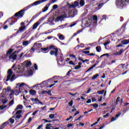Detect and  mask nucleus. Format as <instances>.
Segmentation results:
<instances>
[{"instance_id": "f257e3e1", "label": "nucleus", "mask_w": 129, "mask_h": 129, "mask_svg": "<svg viewBox=\"0 0 129 129\" xmlns=\"http://www.w3.org/2000/svg\"><path fill=\"white\" fill-rule=\"evenodd\" d=\"M48 0H39L35 2L32 4H30L25 8L24 9L20 10L19 12H17L15 14L14 16H13L11 18H9L8 20H6L4 24H7L8 22H11L9 23L10 26H13L15 23H17V21L19 20V19H22L23 17H24V15H25V12L27 10H29L30 8H32L33 6H38V5H40V4H42V3H45V2H47Z\"/></svg>"}, {"instance_id": "f03ea898", "label": "nucleus", "mask_w": 129, "mask_h": 129, "mask_svg": "<svg viewBox=\"0 0 129 129\" xmlns=\"http://www.w3.org/2000/svg\"><path fill=\"white\" fill-rule=\"evenodd\" d=\"M20 50L15 51L14 52V49L11 48L7 52L6 58H9L10 60L12 59L13 61H15V60H17V57H18V55L16 54H18Z\"/></svg>"}, {"instance_id": "7ed1b4c3", "label": "nucleus", "mask_w": 129, "mask_h": 129, "mask_svg": "<svg viewBox=\"0 0 129 129\" xmlns=\"http://www.w3.org/2000/svg\"><path fill=\"white\" fill-rule=\"evenodd\" d=\"M54 50H51L49 52L50 55L53 56L54 55L57 59H59V57H60L61 62H63V54H62V52L61 51V49L58 48H53Z\"/></svg>"}, {"instance_id": "20e7f679", "label": "nucleus", "mask_w": 129, "mask_h": 129, "mask_svg": "<svg viewBox=\"0 0 129 129\" xmlns=\"http://www.w3.org/2000/svg\"><path fill=\"white\" fill-rule=\"evenodd\" d=\"M126 0H116L115 4L117 8H121V9H123V7L126 6Z\"/></svg>"}, {"instance_id": "39448f33", "label": "nucleus", "mask_w": 129, "mask_h": 129, "mask_svg": "<svg viewBox=\"0 0 129 129\" xmlns=\"http://www.w3.org/2000/svg\"><path fill=\"white\" fill-rule=\"evenodd\" d=\"M17 86L15 87V88H18V90H16L15 91L17 93L16 95H19V94H20V93H21V88L23 87V86H24V85H26V84L24 83H22L21 84L18 83L17 84H16Z\"/></svg>"}, {"instance_id": "423d86ee", "label": "nucleus", "mask_w": 129, "mask_h": 129, "mask_svg": "<svg viewBox=\"0 0 129 129\" xmlns=\"http://www.w3.org/2000/svg\"><path fill=\"white\" fill-rule=\"evenodd\" d=\"M66 18H67V14L66 13H64L63 14L56 17V18L55 20V23H57L59 21H60L61 19H64V18L66 19Z\"/></svg>"}, {"instance_id": "0eeeda50", "label": "nucleus", "mask_w": 129, "mask_h": 129, "mask_svg": "<svg viewBox=\"0 0 129 129\" xmlns=\"http://www.w3.org/2000/svg\"><path fill=\"white\" fill-rule=\"evenodd\" d=\"M8 75H7V79H6V82L9 81L11 79V77L13 75V71H12V69H9L8 71Z\"/></svg>"}, {"instance_id": "6e6552de", "label": "nucleus", "mask_w": 129, "mask_h": 129, "mask_svg": "<svg viewBox=\"0 0 129 129\" xmlns=\"http://www.w3.org/2000/svg\"><path fill=\"white\" fill-rule=\"evenodd\" d=\"M76 7H79V2L75 1L74 4L69 5V8L71 9H75Z\"/></svg>"}, {"instance_id": "1a4fd4ad", "label": "nucleus", "mask_w": 129, "mask_h": 129, "mask_svg": "<svg viewBox=\"0 0 129 129\" xmlns=\"http://www.w3.org/2000/svg\"><path fill=\"white\" fill-rule=\"evenodd\" d=\"M51 5V1H50L48 4H46L44 8V9L42 10V13H45V12H47L48 9H49V7Z\"/></svg>"}, {"instance_id": "9d476101", "label": "nucleus", "mask_w": 129, "mask_h": 129, "mask_svg": "<svg viewBox=\"0 0 129 129\" xmlns=\"http://www.w3.org/2000/svg\"><path fill=\"white\" fill-rule=\"evenodd\" d=\"M25 30H26V26H21L19 27V29L17 31V33H22V32H25Z\"/></svg>"}, {"instance_id": "9b49d317", "label": "nucleus", "mask_w": 129, "mask_h": 129, "mask_svg": "<svg viewBox=\"0 0 129 129\" xmlns=\"http://www.w3.org/2000/svg\"><path fill=\"white\" fill-rule=\"evenodd\" d=\"M30 99L31 101H35V102L37 101L39 104H41V105H43V102L40 101L39 99H38L37 98H35V99L33 98H31Z\"/></svg>"}, {"instance_id": "f8f14e48", "label": "nucleus", "mask_w": 129, "mask_h": 129, "mask_svg": "<svg viewBox=\"0 0 129 129\" xmlns=\"http://www.w3.org/2000/svg\"><path fill=\"white\" fill-rule=\"evenodd\" d=\"M121 44H122V45H127V44H129V39L121 41Z\"/></svg>"}, {"instance_id": "ddd939ff", "label": "nucleus", "mask_w": 129, "mask_h": 129, "mask_svg": "<svg viewBox=\"0 0 129 129\" xmlns=\"http://www.w3.org/2000/svg\"><path fill=\"white\" fill-rule=\"evenodd\" d=\"M39 25H40V22H36L34 23L33 25L32 30H35L36 28H38Z\"/></svg>"}, {"instance_id": "4468645a", "label": "nucleus", "mask_w": 129, "mask_h": 129, "mask_svg": "<svg viewBox=\"0 0 129 129\" xmlns=\"http://www.w3.org/2000/svg\"><path fill=\"white\" fill-rule=\"evenodd\" d=\"M41 14H42V12H39L38 14H36V15H34V16L32 17V19H31V20H30V22H32V21H33V20H35V19H36V18H37L38 16L39 15H41Z\"/></svg>"}, {"instance_id": "2eb2a0df", "label": "nucleus", "mask_w": 129, "mask_h": 129, "mask_svg": "<svg viewBox=\"0 0 129 129\" xmlns=\"http://www.w3.org/2000/svg\"><path fill=\"white\" fill-rule=\"evenodd\" d=\"M29 93L31 94V95H36V94L37 93V91L35 90H30L29 91Z\"/></svg>"}, {"instance_id": "dca6fc26", "label": "nucleus", "mask_w": 129, "mask_h": 129, "mask_svg": "<svg viewBox=\"0 0 129 129\" xmlns=\"http://www.w3.org/2000/svg\"><path fill=\"white\" fill-rule=\"evenodd\" d=\"M79 4L81 8H82V7H84V5H85V2L84 0H81Z\"/></svg>"}, {"instance_id": "f3484780", "label": "nucleus", "mask_w": 129, "mask_h": 129, "mask_svg": "<svg viewBox=\"0 0 129 129\" xmlns=\"http://www.w3.org/2000/svg\"><path fill=\"white\" fill-rule=\"evenodd\" d=\"M78 65L75 67V70H78L81 68V65H82V62H78Z\"/></svg>"}, {"instance_id": "a211bd4d", "label": "nucleus", "mask_w": 129, "mask_h": 129, "mask_svg": "<svg viewBox=\"0 0 129 129\" xmlns=\"http://www.w3.org/2000/svg\"><path fill=\"white\" fill-rule=\"evenodd\" d=\"M18 109H23V106L21 104L17 105L15 111H17V110H18Z\"/></svg>"}, {"instance_id": "6ab92c4d", "label": "nucleus", "mask_w": 129, "mask_h": 129, "mask_svg": "<svg viewBox=\"0 0 129 129\" xmlns=\"http://www.w3.org/2000/svg\"><path fill=\"white\" fill-rule=\"evenodd\" d=\"M84 25L86 28H88V27H90L91 26V23H88L87 21H85Z\"/></svg>"}, {"instance_id": "aec40b11", "label": "nucleus", "mask_w": 129, "mask_h": 129, "mask_svg": "<svg viewBox=\"0 0 129 129\" xmlns=\"http://www.w3.org/2000/svg\"><path fill=\"white\" fill-rule=\"evenodd\" d=\"M26 67H31L32 66V62L30 61H27L26 63Z\"/></svg>"}, {"instance_id": "412c9836", "label": "nucleus", "mask_w": 129, "mask_h": 129, "mask_svg": "<svg viewBox=\"0 0 129 129\" xmlns=\"http://www.w3.org/2000/svg\"><path fill=\"white\" fill-rule=\"evenodd\" d=\"M16 75H13L11 79H10L11 82H13L14 80L16 79Z\"/></svg>"}, {"instance_id": "4be33fe9", "label": "nucleus", "mask_w": 129, "mask_h": 129, "mask_svg": "<svg viewBox=\"0 0 129 129\" xmlns=\"http://www.w3.org/2000/svg\"><path fill=\"white\" fill-rule=\"evenodd\" d=\"M96 50L97 51V52H100V51H101V46H97L96 47Z\"/></svg>"}, {"instance_id": "5701e85b", "label": "nucleus", "mask_w": 129, "mask_h": 129, "mask_svg": "<svg viewBox=\"0 0 129 129\" xmlns=\"http://www.w3.org/2000/svg\"><path fill=\"white\" fill-rule=\"evenodd\" d=\"M34 46H36V47H37L38 48H41V47H42V44L38 43H34Z\"/></svg>"}, {"instance_id": "b1692460", "label": "nucleus", "mask_w": 129, "mask_h": 129, "mask_svg": "<svg viewBox=\"0 0 129 129\" xmlns=\"http://www.w3.org/2000/svg\"><path fill=\"white\" fill-rule=\"evenodd\" d=\"M15 102V100L14 99V98L9 102V106H12V105H13V104H14Z\"/></svg>"}, {"instance_id": "393cba45", "label": "nucleus", "mask_w": 129, "mask_h": 129, "mask_svg": "<svg viewBox=\"0 0 129 129\" xmlns=\"http://www.w3.org/2000/svg\"><path fill=\"white\" fill-rule=\"evenodd\" d=\"M28 45H29V41H28L26 40V41H24L23 42V46H27Z\"/></svg>"}, {"instance_id": "a878e982", "label": "nucleus", "mask_w": 129, "mask_h": 129, "mask_svg": "<svg viewBox=\"0 0 129 129\" xmlns=\"http://www.w3.org/2000/svg\"><path fill=\"white\" fill-rule=\"evenodd\" d=\"M81 32H82V30H79L76 33H75L74 34L73 37H75V36H77V35H78V34H79V33H81Z\"/></svg>"}, {"instance_id": "bb28decb", "label": "nucleus", "mask_w": 129, "mask_h": 129, "mask_svg": "<svg viewBox=\"0 0 129 129\" xmlns=\"http://www.w3.org/2000/svg\"><path fill=\"white\" fill-rule=\"evenodd\" d=\"M104 90H102L101 91H98L97 93V94H103L104 93Z\"/></svg>"}, {"instance_id": "cd10ccee", "label": "nucleus", "mask_w": 129, "mask_h": 129, "mask_svg": "<svg viewBox=\"0 0 129 129\" xmlns=\"http://www.w3.org/2000/svg\"><path fill=\"white\" fill-rule=\"evenodd\" d=\"M105 3H102L101 4H99L98 5V7L99 8V9H101V8H102V7H103V6H104V4Z\"/></svg>"}, {"instance_id": "c85d7f7f", "label": "nucleus", "mask_w": 129, "mask_h": 129, "mask_svg": "<svg viewBox=\"0 0 129 129\" xmlns=\"http://www.w3.org/2000/svg\"><path fill=\"white\" fill-rule=\"evenodd\" d=\"M98 76H99V75L98 74H96L94 76H93L92 77V79L93 80H94V79H96V78H97V77H98Z\"/></svg>"}, {"instance_id": "c756f323", "label": "nucleus", "mask_w": 129, "mask_h": 129, "mask_svg": "<svg viewBox=\"0 0 129 129\" xmlns=\"http://www.w3.org/2000/svg\"><path fill=\"white\" fill-rule=\"evenodd\" d=\"M49 117L51 119H53V118H54V117H55V114H50L49 115Z\"/></svg>"}, {"instance_id": "7c9ffc66", "label": "nucleus", "mask_w": 129, "mask_h": 129, "mask_svg": "<svg viewBox=\"0 0 129 129\" xmlns=\"http://www.w3.org/2000/svg\"><path fill=\"white\" fill-rule=\"evenodd\" d=\"M119 101H120V97H118L116 100V105L118 104Z\"/></svg>"}, {"instance_id": "2f4dec72", "label": "nucleus", "mask_w": 129, "mask_h": 129, "mask_svg": "<svg viewBox=\"0 0 129 129\" xmlns=\"http://www.w3.org/2000/svg\"><path fill=\"white\" fill-rule=\"evenodd\" d=\"M59 40H64L65 37H64V36H63V35L60 34L59 36Z\"/></svg>"}, {"instance_id": "473e14b6", "label": "nucleus", "mask_w": 129, "mask_h": 129, "mask_svg": "<svg viewBox=\"0 0 129 129\" xmlns=\"http://www.w3.org/2000/svg\"><path fill=\"white\" fill-rule=\"evenodd\" d=\"M14 94H15V90H12L11 93L9 94V96H12V95H14Z\"/></svg>"}, {"instance_id": "72a5a7b5", "label": "nucleus", "mask_w": 129, "mask_h": 129, "mask_svg": "<svg viewBox=\"0 0 129 129\" xmlns=\"http://www.w3.org/2000/svg\"><path fill=\"white\" fill-rule=\"evenodd\" d=\"M110 43V41H107L105 43H104V46H105V48L106 49H107V48L106 47V46H107V45H108V44H109Z\"/></svg>"}, {"instance_id": "f704fd0d", "label": "nucleus", "mask_w": 129, "mask_h": 129, "mask_svg": "<svg viewBox=\"0 0 129 129\" xmlns=\"http://www.w3.org/2000/svg\"><path fill=\"white\" fill-rule=\"evenodd\" d=\"M7 105L4 106V105H2L1 106H0V109H1V110H3V109L6 108V107H7Z\"/></svg>"}, {"instance_id": "c9c22d12", "label": "nucleus", "mask_w": 129, "mask_h": 129, "mask_svg": "<svg viewBox=\"0 0 129 129\" xmlns=\"http://www.w3.org/2000/svg\"><path fill=\"white\" fill-rule=\"evenodd\" d=\"M22 112H23V111L22 110H19L17 111L15 114H20V113H21Z\"/></svg>"}, {"instance_id": "e433bc0d", "label": "nucleus", "mask_w": 129, "mask_h": 129, "mask_svg": "<svg viewBox=\"0 0 129 129\" xmlns=\"http://www.w3.org/2000/svg\"><path fill=\"white\" fill-rule=\"evenodd\" d=\"M9 120H10V122H11V123H12V124H13V123H14V122H15V119H14L13 118H11L9 119Z\"/></svg>"}, {"instance_id": "4c0bfd02", "label": "nucleus", "mask_w": 129, "mask_h": 129, "mask_svg": "<svg viewBox=\"0 0 129 129\" xmlns=\"http://www.w3.org/2000/svg\"><path fill=\"white\" fill-rule=\"evenodd\" d=\"M57 8H58V5H54L52 6L53 10H56V9H57Z\"/></svg>"}, {"instance_id": "58836bf2", "label": "nucleus", "mask_w": 129, "mask_h": 129, "mask_svg": "<svg viewBox=\"0 0 129 129\" xmlns=\"http://www.w3.org/2000/svg\"><path fill=\"white\" fill-rule=\"evenodd\" d=\"M69 106L71 107L72 105H73V100H72L69 103Z\"/></svg>"}, {"instance_id": "ea45409f", "label": "nucleus", "mask_w": 129, "mask_h": 129, "mask_svg": "<svg viewBox=\"0 0 129 129\" xmlns=\"http://www.w3.org/2000/svg\"><path fill=\"white\" fill-rule=\"evenodd\" d=\"M109 115H110L109 113H107L106 114H105L103 116V117L105 118H107V117H108V116H109Z\"/></svg>"}, {"instance_id": "a19ab883", "label": "nucleus", "mask_w": 129, "mask_h": 129, "mask_svg": "<svg viewBox=\"0 0 129 129\" xmlns=\"http://www.w3.org/2000/svg\"><path fill=\"white\" fill-rule=\"evenodd\" d=\"M42 120H43L44 121V122H52V121L48 120L46 119H43Z\"/></svg>"}, {"instance_id": "79ce46f5", "label": "nucleus", "mask_w": 129, "mask_h": 129, "mask_svg": "<svg viewBox=\"0 0 129 129\" xmlns=\"http://www.w3.org/2000/svg\"><path fill=\"white\" fill-rule=\"evenodd\" d=\"M82 53H84V54H89L90 53V51H83L82 50Z\"/></svg>"}, {"instance_id": "37998d69", "label": "nucleus", "mask_w": 129, "mask_h": 129, "mask_svg": "<svg viewBox=\"0 0 129 129\" xmlns=\"http://www.w3.org/2000/svg\"><path fill=\"white\" fill-rule=\"evenodd\" d=\"M33 70H30L29 72H28V74L29 75H33Z\"/></svg>"}, {"instance_id": "c03bdc74", "label": "nucleus", "mask_w": 129, "mask_h": 129, "mask_svg": "<svg viewBox=\"0 0 129 129\" xmlns=\"http://www.w3.org/2000/svg\"><path fill=\"white\" fill-rule=\"evenodd\" d=\"M21 117H22V115L21 114H16V118L19 119Z\"/></svg>"}, {"instance_id": "a18cd8bd", "label": "nucleus", "mask_w": 129, "mask_h": 129, "mask_svg": "<svg viewBox=\"0 0 129 129\" xmlns=\"http://www.w3.org/2000/svg\"><path fill=\"white\" fill-rule=\"evenodd\" d=\"M48 49H49L48 47H46V48H41V50H42V51H47V50H48Z\"/></svg>"}, {"instance_id": "49530a36", "label": "nucleus", "mask_w": 129, "mask_h": 129, "mask_svg": "<svg viewBox=\"0 0 129 129\" xmlns=\"http://www.w3.org/2000/svg\"><path fill=\"white\" fill-rule=\"evenodd\" d=\"M37 112H39V110H35V111L32 113V115H33V116L36 115V114Z\"/></svg>"}, {"instance_id": "de8ad7c7", "label": "nucleus", "mask_w": 129, "mask_h": 129, "mask_svg": "<svg viewBox=\"0 0 129 129\" xmlns=\"http://www.w3.org/2000/svg\"><path fill=\"white\" fill-rule=\"evenodd\" d=\"M121 113H118V114H117L115 115V117L116 118H118V117H119V116H120V115H121Z\"/></svg>"}, {"instance_id": "09e8293b", "label": "nucleus", "mask_w": 129, "mask_h": 129, "mask_svg": "<svg viewBox=\"0 0 129 129\" xmlns=\"http://www.w3.org/2000/svg\"><path fill=\"white\" fill-rule=\"evenodd\" d=\"M119 54L120 55H121L122 54V53H123V49H121L119 51H118Z\"/></svg>"}, {"instance_id": "8fccbe9b", "label": "nucleus", "mask_w": 129, "mask_h": 129, "mask_svg": "<svg viewBox=\"0 0 129 129\" xmlns=\"http://www.w3.org/2000/svg\"><path fill=\"white\" fill-rule=\"evenodd\" d=\"M114 120H116V117H113L111 118V122H112V121H114Z\"/></svg>"}, {"instance_id": "3c124183", "label": "nucleus", "mask_w": 129, "mask_h": 129, "mask_svg": "<svg viewBox=\"0 0 129 129\" xmlns=\"http://www.w3.org/2000/svg\"><path fill=\"white\" fill-rule=\"evenodd\" d=\"M68 94H70V95H72L73 97H74V96H75V95H76V94H77V93L73 94L72 93L69 92Z\"/></svg>"}, {"instance_id": "603ef678", "label": "nucleus", "mask_w": 129, "mask_h": 129, "mask_svg": "<svg viewBox=\"0 0 129 129\" xmlns=\"http://www.w3.org/2000/svg\"><path fill=\"white\" fill-rule=\"evenodd\" d=\"M70 57H72V58H74V59L76 58V56L74 54H70Z\"/></svg>"}, {"instance_id": "864d4df0", "label": "nucleus", "mask_w": 129, "mask_h": 129, "mask_svg": "<svg viewBox=\"0 0 129 129\" xmlns=\"http://www.w3.org/2000/svg\"><path fill=\"white\" fill-rule=\"evenodd\" d=\"M97 20H98V18H97V16H93V20L94 21H97Z\"/></svg>"}, {"instance_id": "5fc2aeb1", "label": "nucleus", "mask_w": 129, "mask_h": 129, "mask_svg": "<svg viewBox=\"0 0 129 129\" xmlns=\"http://www.w3.org/2000/svg\"><path fill=\"white\" fill-rule=\"evenodd\" d=\"M34 67L35 70H38V66H37V64L35 63L34 64Z\"/></svg>"}, {"instance_id": "6e6d98bb", "label": "nucleus", "mask_w": 129, "mask_h": 129, "mask_svg": "<svg viewBox=\"0 0 129 129\" xmlns=\"http://www.w3.org/2000/svg\"><path fill=\"white\" fill-rule=\"evenodd\" d=\"M98 108V104L95 103L94 108H95L96 109V108Z\"/></svg>"}, {"instance_id": "4d7b16f0", "label": "nucleus", "mask_w": 129, "mask_h": 129, "mask_svg": "<svg viewBox=\"0 0 129 129\" xmlns=\"http://www.w3.org/2000/svg\"><path fill=\"white\" fill-rule=\"evenodd\" d=\"M113 55H114V56L120 55V54H119V52H116L114 53Z\"/></svg>"}, {"instance_id": "13d9d810", "label": "nucleus", "mask_w": 129, "mask_h": 129, "mask_svg": "<svg viewBox=\"0 0 129 129\" xmlns=\"http://www.w3.org/2000/svg\"><path fill=\"white\" fill-rule=\"evenodd\" d=\"M11 90H12V89L11 88V87H8L7 88V91H8V92H10V91H11Z\"/></svg>"}, {"instance_id": "bf43d9fd", "label": "nucleus", "mask_w": 129, "mask_h": 129, "mask_svg": "<svg viewBox=\"0 0 129 129\" xmlns=\"http://www.w3.org/2000/svg\"><path fill=\"white\" fill-rule=\"evenodd\" d=\"M7 102H8V100H7L6 99L3 100V104H6V103H7Z\"/></svg>"}, {"instance_id": "052dcab7", "label": "nucleus", "mask_w": 129, "mask_h": 129, "mask_svg": "<svg viewBox=\"0 0 129 129\" xmlns=\"http://www.w3.org/2000/svg\"><path fill=\"white\" fill-rule=\"evenodd\" d=\"M76 24H77V22H75L73 24L70 25V27H74V26H75V25H76Z\"/></svg>"}, {"instance_id": "680f3d73", "label": "nucleus", "mask_w": 129, "mask_h": 129, "mask_svg": "<svg viewBox=\"0 0 129 129\" xmlns=\"http://www.w3.org/2000/svg\"><path fill=\"white\" fill-rule=\"evenodd\" d=\"M69 64L70 65H75V63H74L73 62V61H72V60H71V61H69Z\"/></svg>"}, {"instance_id": "e2e57ef3", "label": "nucleus", "mask_w": 129, "mask_h": 129, "mask_svg": "<svg viewBox=\"0 0 129 129\" xmlns=\"http://www.w3.org/2000/svg\"><path fill=\"white\" fill-rule=\"evenodd\" d=\"M42 127H43V123L41 124L38 127L37 129H41L42 128Z\"/></svg>"}, {"instance_id": "0e129e2a", "label": "nucleus", "mask_w": 129, "mask_h": 129, "mask_svg": "<svg viewBox=\"0 0 129 129\" xmlns=\"http://www.w3.org/2000/svg\"><path fill=\"white\" fill-rule=\"evenodd\" d=\"M18 34H19V33H18V31H17V32H16V33L13 34L12 35V37H16Z\"/></svg>"}, {"instance_id": "69168bd1", "label": "nucleus", "mask_w": 129, "mask_h": 129, "mask_svg": "<svg viewBox=\"0 0 129 129\" xmlns=\"http://www.w3.org/2000/svg\"><path fill=\"white\" fill-rule=\"evenodd\" d=\"M72 71V70H70L67 73V76H69L70 75V73Z\"/></svg>"}, {"instance_id": "338daca9", "label": "nucleus", "mask_w": 129, "mask_h": 129, "mask_svg": "<svg viewBox=\"0 0 129 129\" xmlns=\"http://www.w3.org/2000/svg\"><path fill=\"white\" fill-rule=\"evenodd\" d=\"M79 48H80V45H78L75 48V50H77V49H79Z\"/></svg>"}, {"instance_id": "774afa93", "label": "nucleus", "mask_w": 129, "mask_h": 129, "mask_svg": "<svg viewBox=\"0 0 129 129\" xmlns=\"http://www.w3.org/2000/svg\"><path fill=\"white\" fill-rule=\"evenodd\" d=\"M90 91H91V88H89L88 89V90H87V91L86 92V93H89V92H90Z\"/></svg>"}]
</instances>
